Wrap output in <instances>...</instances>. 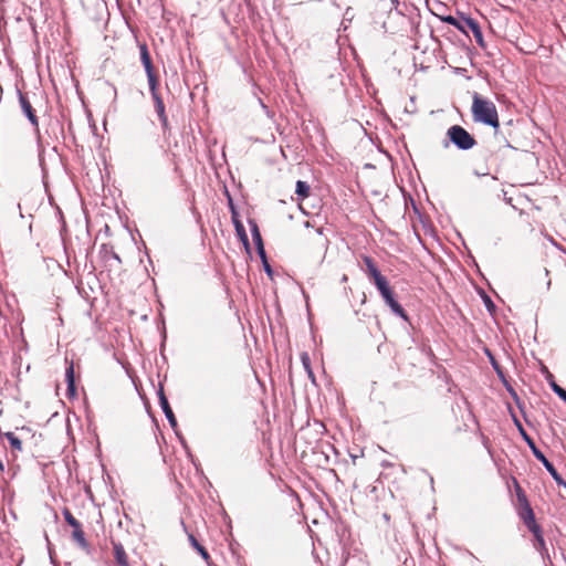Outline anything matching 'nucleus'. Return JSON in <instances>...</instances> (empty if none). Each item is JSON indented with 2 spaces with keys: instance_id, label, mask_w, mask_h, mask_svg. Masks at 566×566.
Instances as JSON below:
<instances>
[{
  "instance_id": "19",
  "label": "nucleus",
  "mask_w": 566,
  "mask_h": 566,
  "mask_svg": "<svg viewBox=\"0 0 566 566\" xmlns=\"http://www.w3.org/2000/svg\"><path fill=\"white\" fill-rule=\"evenodd\" d=\"M66 232H67V228H66V222L65 220L62 218V228H61V237H62V242H63V247H64V252H65V259H66V263L67 265H70V256H69V252H67V239H66Z\"/></svg>"
},
{
  "instance_id": "18",
  "label": "nucleus",
  "mask_w": 566,
  "mask_h": 566,
  "mask_svg": "<svg viewBox=\"0 0 566 566\" xmlns=\"http://www.w3.org/2000/svg\"><path fill=\"white\" fill-rule=\"evenodd\" d=\"M6 438L13 450L20 451L22 449V442L21 440L13 433V432H7Z\"/></svg>"
},
{
  "instance_id": "25",
  "label": "nucleus",
  "mask_w": 566,
  "mask_h": 566,
  "mask_svg": "<svg viewBox=\"0 0 566 566\" xmlns=\"http://www.w3.org/2000/svg\"><path fill=\"white\" fill-rule=\"evenodd\" d=\"M63 515H64V520L65 522L71 525V520H72V516H71V510L67 509V507H64L63 510Z\"/></svg>"
},
{
  "instance_id": "10",
  "label": "nucleus",
  "mask_w": 566,
  "mask_h": 566,
  "mask_svg": "<svg viewBox=\"0 0 566 566\" xmlns=\"http://www.w3.org/2000/svg\"><path fill=\"white\" fill-rule=\"evenodd\" d=\"M114 557L119 566H129L127 554L120 543H113Z\"/></svg>"
},
{
  "instance_id": "16",
  "label": "nucleus",
  "mask_w": 566,
  "mask_h": 566,
  "mask_svg": "<svg viewBox=\"0 0 566 566\" xmlns=\"http://www.w3.org/2000/svg\"><path fill=\"white\" fill-rule=\"evenodd\" d=\"M442 21L454 27L455 29H458L460 32L467 34V31L464 29V23H463V20L460 21L459 19H457L453 15H447V17H443L442 18Z\"/></svg>"
},
{
  "instance_id": "11",
  "label": "nucleus",
  "mask_w": 566,
  "mask_h": 566,
  "mask_svg": "<svg viewBox=\"0 0 566 566\" xmlns=\"http://www.w3.org/2000/svg\"><path fill=\"white\" fill-rule=\"evenodd\" d=\"M531 533L534 536V547L536 551H538L541 554H544L547 552L546 543L543 536L542 527H537L535 530H532Z\"/></svg>"
},
{
  "instance_id": "4",
  "label": "nucleus",
  "mask_w": 566,
  "mask_h": 566,
  "mask_svg": "<svg viewBox=\"0 0 566 566\" xmlns=\"http://www.w3.org/2000/svg\"><path fill=\"white\" fill-rule=\"evenodd\" d=\"M73 542L86 555L92 557L94 553L93 545L86 539L81 523L73 517Z\"/></svg>"
},
{
  "instance_id": "27",
  "label": "nucleus",
  "mask_w": 566,
  "mask_h": 566,
  "mask_svg": "<svg viewBox=\"0 0 566 566\" xmlns=\"http://www.w3.org/2000/svg\"><path fill=\"white\" fill-rule=\"evenodd\" d=\"M262 261H263V264H264L265 272L271 276L272 275V269H271L270 264L268 263L266 258L262 259Z\"/></svg>"
},
{
  "instance_id": "1",
  "label": "nucleus",
  "mask_w": 566,
  "mask_h": 566,
  "mask_svg": "<svg viewBox=\"0 0 566 566\" xmlns=\"http://www.w3.org/2000/svg\"><path fill=\"white\" fill-rule=\"evenodd\" d=\"M363 261L366 265V273L374 281L377 290L379 291L381 297L385 303L390 307L391 312L401 317L405 321H408V315L403 307L395 300L394 292L389 286L387 279L380 273L376 263L370 256H363Z\"/></svg>"
},
{
  "instance_id": "36",
  "label": "nucleus",
  "mask_w": 566,
  "mask_h": 566,
  "mask_svg": "<svg viewBox=\"0 0 566 566\" xmlns=\"http://www.w3.org/2000/svg\"><path fill=\"white\" fill-rule=\"evenodd\" d=\"M69 463H70V462H65V465H66L67 470L70 471Z\"/></svg>"
},
{
  "instance_id": "13",
  "label": "nucleus",
  "mask_w": 566,
  "mask_h": 566,
  "mask_svg": "<svg viewBox=\"0 0 566 566\" xmlns=\"http://www.w3.org/2000/svg\"><path fill=\"white\" fill-rule=\"evenodd\" d=\"M546 470L549 472V474L553 476L555 482L564 488L566 490V481L562 476V474L557 471V469L554 467V462H543Z\"/></svg>"
},
{
  "instance_id": "14",
  "label": "nucleus",
  "mask_w": 566,
  "mask_h": 566,
  "mask_svg": "<svg viewBox=\"0 0 566 566\" xmlns=\"http://www.w3.org/2000/svg\"><path fill=\"white\" fill-rule=\"evenodd\" d=\"M188 539L191 546L201 555V557L208 562L210 559V555L207 549L198 542L193 534H188Z\"/></svg>"
},
{
  "instance_id": "31",
  "label": "nucleus",
  "mask_w": 566,
  "mask_h": 566,
  "mask_svg": "<svg viewBox=\"0 0 566 566\" xmlns=\"http://www.w3.org/2000/svg\"><path fill=\"white\" fill-rule=\"evenodd\" d=\"M57 265H59V268H61V270L63 271L64 275L67 276V271L64 270L61 264H57Z\"/></svg>"
},
{
  "instance_id": "26",
  "label": "nucleus",
  "mask_w": 566,
  "mask_h": 566,
  "mask_svg": "<svg viewBox=\"0 0 566 566\" xmlns=\"http://www.w3.org/2000/svg\"><path fill=\"white\" fill-rule=\"evenodd\" d=\"M302 360H303L304 366H305V367L307 368V370H308V375L312 377V376H313V373H312V370H311V369H310V367H308V357H307L306 355H303Z\"/></svg>"
},
{
  "instance_id": "35",
  "label": "nucleus",
  "mask_w": 566,
  "mask_h": 566,
  "mask_svg": "<svg viewBox=\"0 0 566 566\" xmlns=\"http://www.w3.org/2000/svg\"><path fill=\"white\" fill-rule=\"evenodd\" d=\"M3 469H4L3 462H0V471H2Z\"/></svg>"
},
{
  "instance_id": "33",
  "label": "nucleus",
  "mask_w": 566,
  "mask_h": 566,
  "mask_svg": "<svg viewBox=\"0 0 566 566\" xmlns=\"http://www.w3.org/2000/svg\"><path fill=\"white\" fill-rule=\"evenodd\" d=\"M514 421H515V423L517 424V427L522 430V426H521V423L518 422V420H517L516 418H514Z\"/></svg>"
},
{
  "instance_id": "8",
  "label": "nucleus",
  "mask_w": 566,
  "mask_h": 566,
  "mask_svg": "<svg viewBox=\"0 0 566 566\" xmlns=\"http://www.w3.org/2000/svg\"><path fill=\"white\" fill-rule=\"evenodd\" d=\"M150 90V93H151V97L155 102V108H156V112L159 116V119L161 122V125L164 128H166L168 126V118L166 116V113H165V105H164V102L161 99V97L159 96L158 92H157V85H154V88H149Z\"/></svg>"
},
{
  "instance_id": "5",
  "label": "nucleus",
  "mask_w": 566,
  "mask_h": 566,
  "mask_svg": "<svg viewBox=\"0 0 566 566\" xmlns=\"http://www.w3.org/2000/svg\"><path fill=\"white\" fill-rule=\"evenodd\" d=\"M140 52V61L145 67V72L147 74V80L149 84V88H154V85H157V77L154 72L153 62L149 55L148 48L145 43L139 44Z\"/></svg>"
},
{
  "instance_id": "32",
  "label": "nucleus",
  "mask_w": 566,
  "mask_h": 566,
  "mask_svg": "<svg viewBox=\"0 0 566 566\" xmlns=\"http://www.w3.org/2000/svg\"><path fill=\"white\" fill-rule=\"evenodd\" d=\"M75 381V379L73 378V382ZM72 392H73V398L75 397V385L73 384V389H72Z\"/></svg>"
},
{
  "instance_id": "15",
  "label": "nucleus",
  "mask_w": 566,
  "mask_h": 566,
  "mask_svg": "<svg viewBox=\"0 0 566 566\" xmlns=\"http://www.w3.org/2000/svg\"><path fill=\"white\" fill-rule=\"evenodd\" d=\"M310 185L306 181L297 180L295 187V193L297 195L300 200H304L310 196Z\"/></svg>"
},
{
  "instance_id": "12",
  "label": "nucleus",
  "mask_w": 566,
  "mask_h": 566,
  "mask_svg": "<svg viewBox=\"0 0 566 566\" xmlns=\"http://www.w3.org/2000/svg\"><path fill=\"white\" fill-rule=\"evenodd\" d=\"M251 233H252L253 241L256 245L258 253L260 254L261 259H265V251H264L262 238H261V234H260L256 223L251 224Z\"/></svg>"
},
{
  "instance_id": "21",
  "label": "nucleus",
  "mask_w": 566,
  "mask_h": 566,
  "mask_svg": "<svg viewBox=\"0 0 566 566\" xmlns=\"http://www.w3.org/2000/svg\"><path fill=\"white\" fill-rule=\"evenodd\" d=\"M235 230H237V233L238 235L240 237L243 245L249 249V240H248V237H247V233H245V230H244V227L242 226V223H240L239 221L235 222Z\"/></svg>"
},
{
  "instance_id": "9",
  "label": "nucleus",
  "mask_w": 566,
  "mask_h": 566,
  "mask_svg": "<svg viewBox=\"0 0 566 566\" xmlns=\"http://www.w3.org/2000/svg\"><path fill=\"white\" fill-rule=\"evenodd\" d=\"M158 398H159V405L168 420V422L170 423L171 427H176L177 426V420H176V417L172 412V409L170 408L169 406V402H168V399L167 397L165 396V392L163 389H160L158 391Z\"/></svg>"
},
{
  "instance_id": "34",
  "label": "nucleus",
  "mask_w": 566,
  "mask_h": 566,
  "mask_svg": "<svg viewBox=\"0 0 566 566\" xmlns=\"http://www.w3.org/2000/svg\"><path fill=\"white\" fill-rule=\"evenodd\" d=\"M66 126H67V129H70V130H71V122H67V123H66Z\"/></svg>"
},
{
  "instance_id": "28",
  "label": "nucleus",
  "mask_w": 566,
  "mask_h": 566,
  "mask_svg": "<svg viewBox=\"0 0 566 566\" xmlns=\"http://www.w3.org/2000/svg\"><path fill=\"white\" fill-rule=\"evenodd\" d=\"M534 454L537 458V460H547L539 451L534 449Z\"/></svg>"
},
{
  "instance_id": "6",
  "label": "nucleus",
  "mask_w": 566,
  "mask_h": 566,
  "mask_svg": "<svg viewBox=\"0 0 566 566\" xmlns=\"http://www.w3.org/2000/svg\"><path fill=\"white\" fill-rule=\"evenodd\" d=\"M19 103H20L23 114L28 117L31 125L35 128V130H39V122H38V116L35 115V111L32 107L27 94H23L20 91H19Z\"/></svg>"
},
{
  "instance_id": "30",
  "label": "nucleus",
  "mask_w": 566,
  "mask_h": 566,
  "mask_svg": "<svg viewBox=\"0 0 566 566\" xmlns=\"http://www.w3.org/2000/svg\"><path fill=\"white\" fill-rule=\"evenodd\" d=\"M485 304H486V306H488L489 308H490L491 306H492V307L494 306V305H493V303H492V301L490 300V297H486V300H485Z\"/></svg>"
},
{
  "instance_id": "17",
  "label": "nucleus",
  "mask_w": 566,
  "mask_h": 566,
  "mask_svg": "<svg viewBox=\"0 0 566 566\" xmlns=\"http://www.w3.org/2000/svg\"><path fill=\"white\" fill-rule=\"evenodd\" d=\"M534 511L528 501L517 504V514L521 520L532 515Z\"/></svg>"
},
{
  "instance_id": "7",
  "label": "nucleus",
  "mask_w": 566,
  "mask_h": 566,
  "mask_svg": "<svg viewBox=\"0 0 566 566\" xmlns=\"http://www.w3.org/2000/svg\"><path fill=\"white\" fill-rule=\"evenodd\" d=\"M461 19L463 20L464 28L467 27L472 31V34H473L478 45L481 48H484L485 42H484L483 33H482V30H481L479 23L470 17L461 15Z\"/></svg>"
},
{
  "instance_id": "20",
  "label": "nucleus",
  "mask_w": 566,
  "mask_h": 566,
  "mask_svg": "<svg viewBox=\"0 0 566 566\" xmlns=\"http://www.w3.org/2000/svg\"><path fill=\"white\" fill-rule=\"evenodd\" d=\"M512 480H513V484H514V488H515L517 504L528 501L525 492L521 488V485L517 482V480L515 478H513Z\"/></svg>"
},
{
  "instance_id": "24",
  "label": "nucleus",
  "mask_w": 566,
  "mask_h": 566,
  "mask_svg": "<svg viewBox=\"0 0 566 566\" xmlns=\"http://www.w3.org/2000/svg\"><path fill=\"white\" fill-rule=\"evenodd\" d=\"M551 387L553 389V391L562 399L566 402V390L564 388H562L560 386H558L556 382H552L551 384Z\"/></svg>"
},
{
  "instance_id": "3",
  "label": "nucleus",
  "mask_w": 566,
  "mask_h": 566,
  "mask_svg": "<svg viewBox=\"0 0 566 566\" xmlns=\"http://www.w3.org/2000/svg\"><path fill=\"white\" fill-rule=\"evenodd\" d=\"M449 142L460 150H469L476 144L475 138L462 126L452 125L447 130Z\"/></svg>"
},
{
  "instance_id": "23",
  "label": "nucleus",
  "mask_w": 566,
  "mask_h": 566,
  "mask_svg": "<svg viewBox=\"0 0 566 566\" xmlns=\"http://www.w3.org/2000/svg\"><path fill=\"white\" fill-rule=\"evenodd\" d=\"M522 521L525 524V526L528 528L530 532L532 530H535V528L539 527V525L536 523L535 514L534 513L532 515H530V516H526V517L522 518Z\"/></svg>"
},
{
  "instance_id": "29",
  "label": "nucleus",
  "mask_w": 566,
  "mask_h": 566,
  "mask_svg": "<svg viewBox=\"0 0 566 566\" xmlns=\"http://www.w3.org/2000/svg\"><path fill=\"white\" fill-rule=\"evenodd\" d=\"M66 432H67V434L71 433V422H70V418L69 417L66 418Z\"/></svg>"
},
{
  "instance_id": "22",
  "label": "nucleus",
  "mask_w": 566,
  "mask_h": 566,
  "mask_svg": "<svg viewBox=\"0 0 566 566\" xmlns=\"http://www.w3.org/2000/svg\"><path fill=\"white\" fill-rule=\"evenodd\" d=\"M64 376H65V384H66L65 397L67 399H71V365L65 367Z\"/></svg>"
},
{
  "instance_id": "2",
  "label": "nucleus",
  "mask_w": 566,
  "mask_h": 566,
  "mask_svg": "<svg viewBox=\"0 0 566 566\" xmlns=\"http://www.w3.org/2000/svg\"><path fill=\"white\" fill-rule=\"evenodd\" d=\"M471 112L475 123H481L495 129L500 127V119L495 104L476 92L472 95Z\"/></svg>"
}]
</instances>
